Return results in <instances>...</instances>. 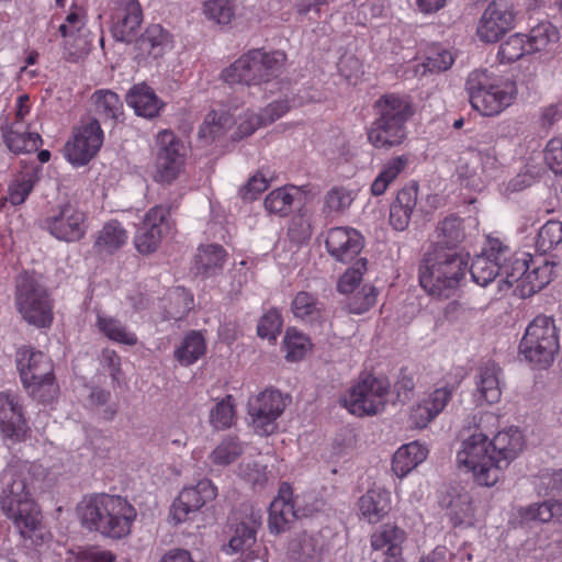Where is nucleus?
Instances as JSON below:
<instances>
[{
	"label": "nucleus",
	"instance_id": "1",
	"mask_svg": "<svg viewBox=\"0 0 562 562\" xmlns=\"http://www.w3.org/2000/svg\"><path fill=\"white\" fill-rule=\"evenodd\" d=\"M45 470L42 464L21 461L10 464L4 471L7 487L1 495V507L5 516L13 521L23 544L27 548L44 544L49 536L29 488L31 477L55 476L59 473L48 469V473L44 474Z\"/></svg>",
	"mask_w": 562,
	"mask_h": 562
},
{
	"label": "nucleus",
	"instance_id": "2",
	"mask_svg": "<svg viewBox=\"0 0 562 562\" xmlns=\"http://www.w3.org/2000/svg\"><path fill=\"white\" fill-rule=\"evenodd\" d=\"M373 109L376 116L367 128L368 142L386 150L402 145L407 138V122L416 112L413 98L406 93H384Z\"/></svg>",
	"mask_w": 562,
	"mask_h": 562
},
{
	"label": "nucleus",
	"instance_id": "3",
	"mask_svg": "<svg viewBox=\"0 0 562 562\" xmlns=\"http://www.w3.org/2000/svg\"><path fill=\"white\" fill-rule=\"evenodd\" d=\"M77 514L83 527L112 539L127 536L137 515L125 498L109 494L85 496Z\"/></svg>",
	"mask_w": 562,
	"mask_h": 562
},
{
	"label": "nucleus",
	"instance_id": "4",
	"mask_svg": "<svg viewBox=\"0 0 562 562\" xmlns=\"http://www.w3.org/2000/svg\"><path fill=\"white\" fill-rule=\"evenodd\" d=\"M469 255L460 249H428L418 268L420 286L431 296H454L468 272Z\"/></svg>",
	"mask_w": 562,
	"mask_h": 562
},
{
	"label": "nucleus",
	"instance_id": "5",
	"mask_svg": "<svg viewBox=\"0 0 562 562\" xmlns=\"http://www.w3.org/2000/svg\"><path fill=\"white\" fill-rule=\"evenodd\" d=\"M471 106L484 116H496L510 106L517 97V83L488 69H475L465 83Z\"/></svg>",
	"mask_w": 562,
	"mask_h": 562
},
{
	"label": "nucleus",
	"instance_id": "6",
	"mask_svg": "<svg viewBox=\"0 0 562 562\" xmlns=\"http://www.w3.org/2000/svg\"><path fill=\"white\" fill-rule=\"evenodd\" d=\"M288 56L280 49L252 48L222 71L228 85L261 86L278 79L285 68Z\"/></svg>",
	"mask_w": 562,
	"mask_h": 562
},
{
	"label": "nucleus",
	"instance_id": "7",
	"mask_svg": "<svg viewBox=\"0 0 562 562\" xmlns=\"http://www.w3.org/2000/svg\"><path fill=\"white\" fill-rule=\"evenodd\" d=\"M519 355L533 368H549L560 350L559 329L552 316L537 315L526 327Z\"/></svg>",
	"mask_w": 562,
	"mask_h": 562
},
{
	"label": "nucleus",
	"instance_id": "8",
	"mask_svg": "<svg viewBox=\"0 0 562 562\" xmlns=\"http://www.w3.org/2000/svg\"><path fill=\"white\" fill-rule=\"evenodd\" d=\"M16 367L21 381L29 393L42 403H50L58 391L53 363L42 351L21 347L16 351Z\"/></svg>",
	"mask_w": 562,
	"mask_h": 562
},
{
	"label": "nucleus",
	"instance_id": "9",
	"mask_svg": "<svg viewBox=\"0 0 562 562\" xmlns=\"http://www.w3.org/2000/svg\"><path fill=\"white\" fill-rule=\"evenodd\" d=\"M15 305L24 321L35 327L45 328L53 323V302L35 272L25 271L18 277Z\"/></svg>",
	"mask_w": 562,
	"mask_h": 562
},
{
	"label": "nucleus",
	"instance_id": "10",
	"mask_svg": "<svg viewBox=\"0 0 562 562\" xmlns=\"http://www.w3.org/2000/svg\"><path fill=\"white\" fill-rule=\"evenodd\" d=\"M499 161L495 150V137L492 133H480L475 143L462 153L458 175L467 180V186L480 190L498 170Z\"/></svg>",
	"mask_w": 562,
	"mask_h": 562
},
{
	"label": "nucleus",
	"instance_id": "11",
	"mask_svg": "<svg viewBox=\"0 0 562 562\" xmlns=\"http://www.w3.org/2000/svg\"><path fill=\"white\" fill-rule=\"evenodd\" d=\"M555 265L543 257L533 258L528 252H515L512 268L506 271V284L515 286L520 297H530L548 285L553 277Z\"/></svg>",
	"mask_w": 562,
	"mask_h": 562
},
{
	"label": "nucleus",
	"instance_id": "12",
	"mask_svg": "<svg viewBox=\"0 0 562 562\" xmlns=\"http://www.w3.org/2000/svg\"><path fill=\"white\" fill-rule=\"evenodd\" d=\"M457 462L459 467L472 473L479 485L493 486L499 480L498 465L490 439L481 431L473 432L462 441L457 453Z\"/></svg>",
	"mask_w": 562,
	"mask_h": 562
},
{
	"label": "nucleus",
	"instance_id": "13",
	"mask_svg": "<svg viewBox=\"0 0 562 562\" xmlns=\"http://www.w3.org/2000/svg\"><path fill=\"white\" fill-rule=\"evenodd\" d=\"M290 402V395L283 394L274 387H267L251 395L247 403V414L254 431L261 437H268L277 432L279 428L278 420Z\"/></svg>",
	"mask_w": 562,
	"mask_h": 562
},
{
	"label": "nucleus",
	"instance_id": "14",
	"mask_svg": "<svg viewBox=\"0 0 562 562\" xmlns=\"http://www.w3.org/2000/svg\"><path fill=\"white\" fill-rule=\"evenodd\" d=\"M514 257L515 252L501 239L488 237L483 251L468 266V271L472 280L481 286H486L496 277H501V281L506 283L505 268H512Z\"/></svg>",
	"mask_w": 562,
	"mask_h": 562
},
{
	"label": "nucleus",
	"instance_id": "15",
	"mask_svg": "<svg viewBox=\"0 0 562 562\" xmlns=\"http://www.w3.org/2000/svg\"><path fill=\"white\" fill-rule=\"evenodd\" d=\"M389 391L390 384L386 380L366 374L350 387L344 403L352 415H375L384 408Z\"/></svg>",
	"mask_w": 562,
	"mask_h": 562
},
{
	"label": "nucleus",
	"instance_id": "16",
	"mask_svg": "<svg viewBox=\"0 0 562 562\" xmlns=\"http://www.w3.org/2000/svg\"><path fill=\"white\" fill-rule=\"evenodd\" d=\"M103 140L104 133L97 119L81 121L67 140L64 156L74 167H83L99 153Z\"/></svg>",
	"mask_w": 562,
	"mask_h": 562
},
{
	"label": "nucleus",
	"instance_id": "17",
	"mask_svg": "<svg viewBox=\"0 0 562 562\" xmlns=\"http://www.w3.org/2000/svg\"><path fill=\"white\" fill-rule=\"evenodd\" d=\"M41 225L53 237L66 243L80 240L87 232L86 214L70 203L49 209Z\"/></svg>",
	"mask_w": 562,
	"mask_h": 562
},
{
	"label": "nucleus",
	"instance_id": "18",
	"mask_svg": "<svg viewBox=\"0 0 562 562\" xmlns=\"http://www.w3.org/2000/svg\"><path fill=\"white\" fill-rule=\"evenodd\" d=\"M156 181L171 183L183 170L186 146L171 130H162L156 137Z\"/></svg>",
	"mask_w": 562,
	"mask_h": 562
},
{
	"label": "nucleus",
	"instance_id": "19",
	"mask_svg": "<svg viewBox=\"0 0 562 562\" xmlns=\"http://www.w3.org/2000/svg\"><path fill=\"white\" fill-rule=\"evenodd\" d=\"M517 12L508 0H492L484 9L475 35L485 44L497 43L516 24Z\"/></svg>",
	"mask_w": 562,
	"mask_h": 562
},
{
	"label": "nucleus",
	"instance_id": "20",
	"mask_svg": "<svg viewBox=\"0 0 562 562\" xmlns=\"http://www.w3.org/2000/svg\"><path fill=\"white\" fill-rule=\"evenodd\" d=\"M217 495V487L209 479L200 480L194 486L183 487L173 501L170 515L176 524H181L189 518L191 513L198 512L207 502Z\"/></svg>",
	"mask_w": 562,
	"mask_h": 562
},
{
	"label": "nucleus",
	"instance_id": "21",
	"mask_svg": "<svg viewBox=\"0 0 562 562\" xmlns=\"http://www.w3.org/2000/svg\"><path fill=\"white\" fill-rule=\"evenodd\" d=\"M307 516V513L296 506L293 488L288 482L279 486L278 495L269 507V529L272 533H281L290 528L296 518Z\"/></svg>",
	"mask_w": 562,
	"mask_h": 562
},
{
	"label": "nucleus",
	"instance_id": "22",
	"mask_svg": "<svg viewBox=\"0 0 562 562\" xmlns=\"http://www.w3.org/2000/svg\"><path fill=\"white\" fill-rule=\"evenodd\" d=\"M364 245L363 236L352 227L337 226L327 231L325 247L336 261L348 263L361 252Z\"/></svg>",
	"mask_w": 562,
	"mask_h": 562
},
{
	"label": "nucleus",
	"instance_id": "23",
	"mask_svg": "<svg viewBox=\"0 0 562 562\" xmlns=\"http://www.w3.org/2000/svg\"><path fill=\"white\" fill-rule=\"evenodd\" d=\"M454 389L449 385L436 387L420 402L415 404L409 414L411 427L426 428L448 405Z\"/></svg>",
	"mask_w": 562,
	"mask_h": 562
},
{
	"label": "nucleus",
	"instance_id": "24",
	"mask_svg": "<svg viewBox=\"0 0 562 562\" xmlns=\"http://www.w3.org/2000/svg\"><path fill=\"white\" fill-rule=\"evenodd\" d=\"M440 505L454 528L474 525L475 507L472 496L464 488L451 487L441 497Z\"/></svg>",
	"mask_w": 562,
	"mask_h": 562
},
{
	"label": "nucleus",
	"instance_id": "25",
	"mask_svg": "<svg viewBox=\"0 0 562 562\" xmlns=\"http://www.w3.org/2000/svg\"><path fill=\"white\" fill-rule=\"evenodd\" d=\"M406 532L391 524L382 525L370 536L372 551L381 552L382 562H405L403 543Z\"/></svg>",
	"mask_w": 562,
	"mask_h": 562
},
{
	"label": "nucleus",
	"instance_id": "26",
	"mask_svg": "<svg viewBox=\"0 0 562 562\" xmlns=\"http://www.w3.org/2000/svg\"><path fill=\"white\" fill-rule=\"evenodd\" d=\"M0 429L4 437L13 441H20L26 435L27 426L22 405L14 393H0Z\"/></svg>",
	"mask_w": 562,
	"mask_h": 562
},
{
	"label": "nucleus",
	"instance_id": "27",
	"mask_svg": "<svg viewBox=\"0 0 562 562\" xmlns=\"http://www.w3.org/2000/svg\"><path fill=\"white\" fill-rule=\"evenodd\" d=\"M170 210L164 205L151 207L143 218V252L155 251L161 238L172 231Z\"/></svg>",
	"mask_w": 562,
	"mask_h": 562
},
{
	"label": "nucleus",
	"instance_id": "28",
	"mask_svg": "<svg viewBox=\"0 0 562 562\" xmlns=\"http://www.w3.org/2000/svg\"><path fill=\"white\" fill-rule=\"evenodd\" d=\"M490 442L499 473L519 456L525 446L522 432L513 426L498 431Z\"/></svg>",
	"mask_w": 562,
	"mask_h": 562
},
{
	"label": "nucleus",
	"instance_id": "29",
	"mask_svg": "<svg viewBox=\"0 0 562 562\" xmlns=\"http://www.w3.org/2000/svg\"><path fill=\"white\" fill-rule=\"evenodd\" d=\"M233 535L228 542L232 553L244 552L256 543L257 529L260 526V517L250 513L249 515L234 514L231 518Z\"/></svg>",
	"mask_w": 562,
	"mask_h": 562
},
{
	"label": "nucleus",
	"instance_id": "30",
	"mask_svg": "<svg viewBox=\"0 0 562 562\" xmlns=\"http://www.w3.org/2000/svg\"><path fill=\"white\" fill-rule=\"evenodd\" d=\"M417 196L418 184L414 181L397 192L390 207V224L395 231L403 232L408 227L413 211L417 204Z\"/></svg>",
	"mask_w": 562,
	"mask_h": 562
},
{
	"label": "nucleus",
	"instance_id": "31",
	"mask_svg": "<svg viewBox=\"0 0 562 562\" xmlns=\"http://www.w3.org/2000/svg\"><path fill=\"white\" fill-rule=\"evenodd\" d=\"M357 506L361 518L378 524L391 509V495L382 488H370L358 499Z\"/></svg>",
	"mask_w": 562,
	"mask_h": 562
},
{
	"label": "nucleus",
	"instance_id": "32",
	"mask_svg": "<svg viewBox=\"0 0 562 562\" xmlns=\"http://www.w3.org/2000/svg\"><path fill=\"white\" fill-rule=\"evenodd\" d=\"M227 260V251L217 244L201 245L194 256V269L203 278L222 273Z\"/></svg>",
	"mask_w": 562,
	"mask_h": 562
},
{
	"label": "nucleus",
	"instance_id": "33",
	"mask_svg": "<svg viewBox=\"0 0 562 562\" xmlns=\"http://www.w3.org/2000/svg\"><path fill=\"white\" fill-rule=\"evenodd\" d=\"M465 238L463 220L457 215H448L437 224L435 240L428 249H459Z\"/></svg>",
	"mask_w": 562,
	"mask_h": 562
},
{
	"label": "nucleus",
	"instance_id": "34",
	"mask_svg": "<svg viewBox=\"0 0 562 562\" xmlns=\"http://www.w3.org/2000/svg\"><path fill=\"white\" fill-rule=\"evenodd\" d=\"M499 373L501 368L492 361L479 368L476 374V393L480 404H494L501 400Z\"/></svg>",
	"mask_w": 562,
	"mask_h": 562
},
{
	"label": "nucleus",
	"instance_id": "35",
	"mask_svg": "<svg viewBox=\"0 0 562 562\" xmlns=\"http://www.w3.org/2000/svg\"><path fill=\"white\" fill-rule=\"evenodd\" d=\"M528 40V48L532 54H548L552 53L557 47L561 34L559 29L550 21L542 20L536 25L531 26L526 34Z\"/></svg>",
	"mask_w": 562,
	"mask_h": 562
},
{
	"label": "nucleus",
	"instance_id": "36",
	"mask_svg": "<svg viewBox=\"0 0 562 562\" xmlns=\"http://www.w3.org/2000/svg\"><path fill=\"white\" fill-rule=\"evenodd\" d=\"M173 46V37L170 32L160 24L148 25L143 32V55L146 53V64L149 59L158 60Z\"/></svg>",
	"mask_w": 562,
	"mask_h": 562
},
{
	"label": "nucleus",
	"instance_id": "37",
	"mask_svg": "<svg viewBox=\"0 0 562 562\" xmlns=\"http://www.w3.org/2000/svg\"><path fill=\"white\" fill-rule=\"evenodd\" d=\"M427 456L428 449L426 446L417 441L406 443L394 453L392 470L397 477L402 479L420 464Z\"/></svg>",
	"mask_w": 562,
	"mask_h": 562
},
{
	"label": "nucleus",
	"instance_id": "38",
	"mask_svg": "<svg viewBox=\"0 0 562 562\" xmlns=\"http://www.w3.org/2000/svg\"><path fill=\"white\" fill-rule=\"evenodd\" d=\"M293 315L304 323L322 324L325 319V305L316 295L300 291L291 303Z\"/></svg>",
	"mask_w": 562,
	"mask_h": 562
},
{
	"label": "nucleus",
	"instance_id": "39",
	"mask_svg": "<svg viewBox=\"0 0 562 562\" xmlns=\"http://www.w3.org/2000/svg\"><path fill=\"white\" fill-rule=\"evenodd\" d=\"M290 558L295 562H321L324 554V544L318 535L304 532L289 546Z\"/></svg>",
	"mask_w": 562,
	"mask_h": 562
},
{
	"label": "nucleus",
	"instance_id": "40",
	"mask_svg": "<svg viewBox=\"0 0 562 562\" xmlns=\"http://www.w3.org/2000/svg\"><path fill=\"white\" fill-rule=\"evenodd\" d=\"M233 115L225 109L212 110L206 114L202 125L199 128V138L205 144H211L215 139L225 135L234 125Z\"/></svg>",
	"mask_w": 562,
	"mask_h": 562
},
{
	"label": "nucleus",
	"instance_id": "41",
	"mask_svg": "<svg viewBox=\"0 0 562 562\" xmlns=\"http://www.w3.org/2000/svg\"><path fill=\"white\" fill-rule=\"evenodd\" d=\"M162 302L165 307V318L167 319L181 321L194 307L193 294L183 286H175L170 289Z\"/></svg>",
	"mask_w": 562,
	"mask_h": 562
},
{
	"label": "nucleus",
	"instance_id": "42",
	"mask_svg": "<svg viewBox=\"0 0 562 562\" xmlns=\"http://www.w3.org/2000/svg\"><path fill=\"white\" fill-rule=\"evenodd\" d=\"M24 126L11 124L3 133L7 147L14 154H30L36 151L42 144V137L36 132H26Z\"/></svg>",
	"mask_w": 562,
	"mask_h": 562
},
{
	"label": "nucleus",
	"instance_id": "43",
	"mask_svg": "<svg viewBox=\"0 0 562 562\" xmlns=\"http://www.w3.org/2000/svg\"><path fill=\"white\" fill-rule=\"evenodd\" d=\"M409 162L407 155L395 156L383 164L380 172L371 184V193L375 196L384 194L391 183L405 170Z\"/></svg>",
	"mask_w": 562,
	"mask_h": 562
},
{
	"label": "nucleus",
	"instance_id": "44",
	"mask_svg": "<svg viewBox=\"0 0 562 562\" xmlns=\"http://www.w3.org/2000/svg\"><path fill=\"white\" fill-rule=\"evenodd\" d=\"M94 112L103 120L117 122L123 116V103L117 93L109 89L95 90L91 95Z\"/></svg>",
	"mask_w": 562,
	"mask_h": 562
},
{
	"label": "nucleus",
	"instance_id": "45",
	"mask_svg": "<svg viewBox=\"0 0 562 562\" xmlns=\"http://www.w3.org/2000/svg\"><path fill=\"white\" fill-rule=\"evenodd\" d=\"M95 325L99 331L110 340L128 346L137 342V335L113 316L98 313Z\"/></svg>",
	"mask_w": 562,
	"mask_h": 562
},
{
	"label": "nucleus",
	"instance_id": "46",
	"mask_svg": "<svg viewBox=\"0 0 562 562\" xmlns=\"http://www.w3.org/2000/svg\"><path fill=\"white\" fill-rule=\"evenodd\" d=\"M206 351V344L200 331H189L181 345L176 349L175 357L182 366L196 362Z\"/></svg>",
	"mask_w": 562,
	"mask_h": 562
},
{
	"label": "nucleus",
	"instance_id": "47",
	"mask_svg": "<svg viewBox=\"0 0 562 562\" xmlns=\"http://www.w3.org/2000/svg\"><path fill=\"white\" fill-rule=\"evenodd\" d=\"M531 55L528 48V40L525 33H514L505 38L498 46L497 60L501 64H513L524 56Z\"/></svg>",
	"mask_w": 562,
	"mask_h": 562
},
{
	"label": "nucleus",
	"instance_id": "48",
	"mask_svg": "<svg viewBox=\"0 0 562 562\" xmlns=\"http://www.w3.org/2000/svg\"><path fill=\"white\" fill-rule=\"evenodd\" d=\"M114 36L127 44H137L140 41V9L133 5L124 18L114 26Z\"/></svg>",
	"mask_w": 562,
	"mask_h": 562
},
{
	"label": "nucleus",
	"instance_id": "49",
	"mask_svg": "<svg viewBox=\"0 0 562 562\" xmlns=\"http://www.w3.org/2000/svg\"><path fill=\"white\" fill-rule=\"evenodd\" d=\"M533 484L539 496L562 504V469L540 472Z\"/></svg>",
	"mask_w": 562,
	"mask_h": 562
},
{
	"label": "nucleus",
	"instance_id": "50",
	"mask_svg": "<svg viewBox=\"0 0 562 562\" xmlns=\"http://www.w3.org/2000/svg\"><path fill=\"white\" fill-rule=\"evenodd\" d=\"M127 240L126 231L120 222L110 221L101 229L95 246L106 252H113L122 247Z\"/></svg>",
	"mask_w": 562,
	"mask_h": 562
},
{
	"label": "nucleus",
	"instance_id": "51",
	"mask_svg": "<svg viewBox=\"0 0 562 562\" xmlns=\"http://www.w3.org/2000/svg\"><path fill=\"white\" fill-rule=\"evenodd\" d=\"M562 243V222L550 220L541 226L536 238V249L541 254L553 250Z\"/></svg>",
	"mask_w": 562,
	"mask_h": 562
},
{
	"label": "nucleus",
	"instance_id": "52",
	"mask_svg": "<svg viewBox=\"0 0 562 562\" xmlns=\"http://www.w3.org/2000/svg\"><path fill=\"white\" fill-rule=\"evenodd\" d=\"M294 187H283L271 191L265 199V209L280 216H285L291 212L294 196L291 191Z\"/></svg>",
	"mask_w": 562,
	"mask_h": 562
},
{
	"label": "nucleus",
	"instance_id": "53",
	"mask_svg": "<svg viewBox=\"0 0 562 562\" xmlns=\"http://www.w3.org/2000/svg\"><path fill=\"white\" fill-rule=\"evenodd\" d=\"M379 295V291L374 285L364 284L358 292L349 296L347 302L348 312L361 315L372 308Z\"/></svg>",
	"mask_w": 562,
	"mask_h": 562
},
{
	"label": "nucleus",
	"instance_id": "54",
	"mask_svg": "<svg viewBox=\"0 0 562 562\" xmlns=\"http://www.w3.org/2000/svg\"><path fill=\"white\" fill-rule=\"evenodd\" d=\"M284 346L286 360L299 361L304 358L306 352L311 349L312 344L307 336L294 328H290L284 336Z\"/></svg>",
	"mask_w": 562,
	"mask_h": 562
},
{
	"label": "nucleus",
	"instance_id": "55",
	"mask_svg": "<svg viewBox=\"0 0 562 562\" xmlns=\"http://www.w3.org/2000/svg\"><path fill=\"white\" fill-rule=\"evenodd\" d=\"M368 260L359 258L353 266L348 268L337 282V291L341 294H352L362 281L367 271Z\"/></svg>",
	"mask_w": 562,
	"mask_h": 562
},
{
	"label": "nucleus",
	"instance_id": "56",
	"mask_svg": "<svg viewBox=\"0 0 562 562\" xmlns=\"http://www.w3.org/2000/svg\"><path fill=\"white\" fill-rule=\"evenodd\" d=\"M205 16L218 24H229L235 16V4L232 0H206L203 5Z\"/></svg>",
	"mask_w": 562,
	"mask_h": 562
},
{
	"label": "nucleus",
	"instance_id": "57",
	"mask_svg": "<svg viewBox=\"0 0 562 562\" xmlns=\"http://www.w3.org/2000/svg\"><path fill=\"white\" fill-rule=\"evenodd\" d=\"M524 516L529 520L549 522L552 518L562 516V504L548 498L544 502L528 506Z\"/></svg>",
	"mask_w": 562,
	"mask_h": 562
},
{
	"label": "nucleus",
	"instance_id": "58",
	"mask_svg": "<svg viewBox=\"0 0 562 562\" xmlns=\"http://www.w3.org/2000/svg\"><path fill=\"white\" fill-rule=\"evenodd\" d=\"M235 418V408L233 396L227 395L221 400L210 413V424L215 429H226L233 425Z\"/></svg>",
	"mask_w": 562,
	"mask_h": 562
},
{
	"label": "nucleus",
	"instance_id": "59",
	"mask_svg": "<svg viewBox=\"0 0 562 562\" xmlns=\"http://www.w3.org/2000/svg\"><path fill=\"white\" fill-rule=\"evenodd\" d=\"M243 453V448L237 438L224 439L211 453V460L216 465H227L234 462Z\"/></svg>",
	"mask_w": 562,
	"mask_h": 562
},
{
	"label": "nucleus",
	"instance_id": "60",
	"mask_svg": "<svg viewBox=\"0 0 562 562\" xmlns=\"http://www.w3.org/2000/svg\"><path fill=\"white\" fill-rule=\"evenodd\" d=\"M291 109L290 99L285 95L284 99L276 100L263 108L259 114L255 115V126L251 132L260 126H266L279 120Z\"/></svg>",
	"mask_w": 562,
	"mask_h": 562
},
{
	"label": "nucleus",
	"instance_id": "61",
	"mask_svg": "<svg viewBox=\"0 0 562 562\" xmlns=\"http://www.w3.org/2000/svg\"><path fill=\"white\" fill-rule=\"evenodd\" d=\"M282 323V317L278 310H269L259 319L257 326L258 336L268 340H276L281 333Z\"/></svg>",
	"mask_w": 562,
	"mask_h": 562
},
{
	"label": "nucleus",
	"instance_id": "62",
	"mask_svg": "<svg viewBox=\"0 0 562 562\" xmlns=\"http://www.w3.org/2000/svg\"><path fill=\"white\" fill-rule=\"evenodd\" d=\"M34 187V180L31 175L18 177L9 187L8 200L13 205L22 204L30 195Z\"/></svg>",
	"mask_w": 562,
	"mask_h": 562
},
{
	"label": "nucleus",
	"instance_id": "63",
	"mask_svg": "<svg viewBox=\"0 0 562 562\" xmlns=\"http://www.w3.org/2000/svg\"><path fill=\"white\" fill-rule=\"evenodd\" d=\"M454 61L452 53L443 49H432L425 58L424 68L429 72H440L449 69Z\"/></svg>",
	"mask_w": 562,
	"mask_h": 562
},
{
	"label": "nucleus",
	"instance_id": "64",
	"mask_svg": "<svg viewBox=\"0 0 562 562\" xmlns=\"http://www.w3.org/2000/svg\"><path fill=\"white\" fill-rule=\"evenodd\" d=\"M543 158L551 171L562 175V139H550L544 148Z\"/></svg>",
	"mask_w": 562,
	"mask_h": 562
}]
</instances>
